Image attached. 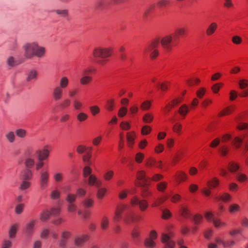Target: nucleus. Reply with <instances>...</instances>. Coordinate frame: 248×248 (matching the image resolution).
<instances>
[{
    "label": "nucleus",
    "instance_id": "1",
    "mask_svg": "<svg viewBox=\"0 0 248 248\" xmlns=\"http://www.w3.org/2000/svg\"><path fill=\"white\" fill-rule=\"evenodd\" d=\"M159 43H161V46L165 50L170 51L173 46L172 36L171 35H168L163 37L160 40L159 38L153 40L145 47L143 51L144 54L146 55L147 53H149L152 59L155 58L159 54L157 47Z\"/></svg>",
    "mask_w": 248,
    "mask_h": 248
},
{
    "label": "nucleus",
    "instance_id": "2",
    "mask_svg": "<svg viewBox=\"0 0 248 248\" xmlns=\"http://www.w3.org/2000/svg\"><path fill=\"white\" fill-rule=\"evenodd\" d=\"M123 214H124V220L126 223L137 221L139 217L131 211V207L126 204H120L116 209L113 220L115 222L119 221L122 218Z\"/></svg>",
    "mask_w": 248,
    "mask_h": 248
},
{
    "label": "nucleus",
    "instance_id": "3",
    "mask_svg": "<svg viewBox=\"0 0 248 248\" xmlns=\"http://www.w3.org/2000/svg\"><path fill=\"white\" fill-rule=\"evenodd\" d=\"M111 51L110 48L97 46L93 49V55L95 58H100L101 60L98 61V63L100 64H103L105 60L110 57Z\"/></svg>",
    "mask_w": 248,
    "mask_h": 248
},
{
    "label": "nucleus",
    "instance_id": "4",
    "mask_svg": "<svg viewBox=\"0 0 248 248\" xmlns=\"http://www.w3.org/2000/svg\"><path fill=\"white\" fill-rule=\"evenodd\" d=\"M38 43L35 41L25 43L22 46L23 56L27 59H32Z\"/></svg>",
    "mask_w": 248,
    "mask_h": 248
},
{
    "label": "nucleus",
    "instance_id": "5",
    "mask_svg": "<svg viewBox=\"0 0 248 248\" xmlns=\"http://www.w3.org/2000/svg\"><path fill=\"white\" fill-rule=\"evenodd\" d=\"M92 68L87 67L82 69L80 72V78L79 79V83L82 85L89 84L93 80Z\"/></svg>",
    "mask_w": 248,
    "mask_h": 248
},
{
    "label": "nucleus",
    "instance_id": "6",
    "mask_svg": "<svg viewBox=\"0 0 248 248\" xmlns=\"http://www.w3.org/2000/svg\"><path fill=\"white\" fill-rule=\"evenodd\" d=\"M204 217L206 219L212 223L213 226L217 229H220L225 227L227 226V224L222 221L219 218L215 217L214 215L211 212H206L204 213Z\"/></svg>",
    "mask_w": 248,
    "mask_h": 248
},
{
    "label": "nucleus",
    "instance_id": "7",
    "mask_svg": "<svg viewBox=\"0 0 248 248\" xmlns=\"http://www.w3.org/2000/svg\"><path fill=\"white\" fill-rule=\"evenodd\" d=\"M49 174L47 171L44 170L40 174L39 184L40 188L42 190L46 189L48 185Z\"/></svg>",
    "mask_w": 248,
    "mask_h": 248
},
{
    "label": "nucleus",
    "instance_id": "8",
    "mask_svg": "<svg viewBox=\"0 0 248 248\" xmlns=\"http://www.w3.org/2000/svg\"><path fill=\"white\" fill-rule=\"evenodd\" d=\"M173 234L170 232L169 234L162 233L161 234V241L164 244L163 248H174L175 242L172 240Z\"/></svg>",
    "mask_w": 248,
    "mask_h": 248
},
{
    "label": "nucleus",
    "instance_id": "9",
    "mask_svg": "<svg viewBox=\"0 0 248 248\" xmlns=\"http://www.w3.org/2000/svg\"><path fill=\"white\" fill-rule=\"evenodd\" d=\"M215 242L218 245H221L223 248H232L235 244L233 240H224L220 237H216Z\"/></svg>",
    "mask_w": 248,
    "mask_h": 248
},
{
    "label": "nucleus",
    "instance_id": "10",
    "mask_svg": "<svg viewBox=\"0 0 248 248\" xmlns=\"http://www.w3.org/2000/svg\"><path fill=\"white\" fill-rule=\"evenodd\" d=\"M35 157H37L38 160H46L49 155V150L46 147L43 149L36 150L33 153Z\"/></svg>",
    "mask_w": 248,
    "mask_h": 248
},
{
    "label": "nucleus",
    "instance_id": "11",
    "mask_svg": "<svg viewBox=\"0 0 248 248\" xmlns=\"http://www.w3.org/2000/svg\"><path fill=\"white\" fill-rule=\"evenodd\" d=\"M131 204L133 205H139L141 211L145 210L148 207V202L144 200H140L138 197H135L131 200Z\"/></svg>",
    "mask_w": 248,
    "mask_h": 248
},
{
    "label": "nucleus",
    "instance_id": "12",
    "mask_svg": "<svg viewBox=\"0 0 248 248\" xmlns=\"http://www.w3.org/2000/svg\"><path fill=\"white\" fill-rule=\"evenodd\" d=\"M71 236V233L69 231H64L61 233V239L59 243V247L61 248H65L67 244V241Z\"/></svg>",
    "mask_w": 248,
    "mask_h": 248
},
{
    "label": "nucleus",
    "instance_id": "13",
    "mask_svg": "<svg viewBox=\"0 0 248 248\" xmlns=\"http://www.w3.org/2000/svg\"><path fill=\"white\" fill-rule=\"evenodd\" d=\"M88 239L89 236L87 234L79 235L75 238V244L78 247L81 248L88 240Z\"/></svg>",
    "mask_w": 248,
    "mask_h": 248
},
{
    "label": "nucleus",
    "instance_id": "14",
    "mask_svg": "<svg viewBox=\"0 0 248 248\" xmlns=\"http://www.w3.org/2000/svg\"><path fill=\"white\" fill-rule=\"evenodd\" d=\"M64 90L58 86H55L52 90V96L55 101L61 100L63 94Z\"/></svg>",
    "mask_w": 248,
    "mask_h": 248
},
{
    "label": "nucleus",
    "instance_id": "15",
    "mask_svg": "<svg viewBox=\"0 0 248 248\" xmlns=\"http://www.w3.org/2000/svg\"><path fill=\"white\" fill-rule=\"evenodd\" d=\"M35 156L34 154H30L26 158L24 162V164L27 169H30L32 168L35 165V160L34 158Z\"/></svg>",
    "mask_w": 248,
    "mask_h": 248
},
{
    "label": "nucleus",
    "instance_id": "16",
    "mask_svg": "<svg viewBox=\"0 0 248 248\" xmlns=\"http://www.w3.org/2000/svg\"><path fill=\"white\" fill-rule=\"evenodd\" d=\"M37 221L35 219H32L28 222L25 227V232L28 235H31L34 231L35 225Z\"/></svg>",
    "mask_w": 248,
    "mask_h": 248
},
{
    "label": "nucleus",
    "instance_id": "17",
    "mask_svg": "<svg viewBox=\"0 0 248 248\" xmlns=\"http://www.w3.org/2000/svg\"><path fill=\"white\" fill-rule=\"evenodd\" d=\"M46 54V48L43 46H40L38 44L37 47L36 48L34 54V57L37 58H42L45 57Z\"/></svg>",
    "mask_w": 248,
    "mask_h": 248
},
{
    "label": "nucleus",
    "instance_id": "18",
    "mask_svg": "<svg viewBox=\"0 0 248 248\" xmlns=\"http://www.w3.org/2000/svg\"><path fill=\"white\" fill-rule=\"evenodd\" d=\"M33 176V172L30 169H25L21 172V178L22 180H26L30 181L31 180Z\"/></svg>",
    "mask_w": 248,
    "mask_h": 248
},
{
    "label": "nucleus",
    "instance_id": "19",
    "mask_svg": "<svg viewBox=\"0 0 248 248\" xmlns=\"http://www.w3.org/2000/svg\"><path fill=\"white\" fill-rule=\"evenodd\" d=\"M218 25L216 22L211 23L206 30V34L209 36L212 35L217 29Z\"/></svg>",
    "mask_w": 248,
    "mask_h": 248
},
{
    "label": "nucleus",
    "instance_id": "20",
    "mask_svg": "<svg viewBox=\"0 0 248 248\" xmlns=\"http://www.w3.org/2000/svg\"><path fill=\"white\" fill-rule=\"evenodd\" d=\"M94 204V200L89 197L83 199L81 202V204L85 208H89L93 206Z\"/></svg>",
    "mask_w": 248,
    "mask_h": 248
},
{
    "label": "nucleus",
    "instance_id": "21",
    "mask_svg": "<svg viewBox=\"0 0 248 248\" xmlns=\"http://www.w3.org/2000/svg\"><path fill=\"white\" fill-rule=\"evenodd\" d=\"M69 84V80L67 77L63 76L62 77L59 81V85H57L59 87L61 88L63 90H64L67 88Z\"/></svg>",
    "mask_w": 248,
    "mask_h": 248
},
{
    "label": "nucleus",
    "instance_id": "22",
    "mask_svg": "<svg viewBox=\"0 0 248 248\" xmlns=\"http://www.w3.org/2000/svg\"><path fill=\"white\" fill-rule=\"evenodd\" d=\"M88 184L90 186H95L96 187H99L101 185V182L97 180L96 177L94 175H90L88 177Z\"/></svg>",
    "mask_w": 248,
    "mask_h": 248
},
{
    "label": "nucleus",
    "instance_id": "23",
    "mask_svg": "<svg viewBox=\"0 0 248 248\" xmlns=\"http://www.w3.org/2000/svg\"><path fill=\"white\" fill-rule=\"evenodd\" d=\"M182 98H178L173 100L171 104H169L166 106L165 108H164V111L167 113L169 112L170 111L172 107L180 103L182 101Z\"/></svg>",
    "mask_w": 248,
    "mask_h": 248
},
{
    "label": "nucleus",
    "instance_id": "24",
    "mask_svg": "<svg viewBox=\"0 0 248 248\" xmlns=\"http://www.w3.org/2000/svg\"><path fill=\"white\" fill-rule=\"evenodd\" d=\"M53 178L56 183H61L64 179V174L61 171H55L53 174Z\"/></svg>",
    "mask_w": 248,
    "mask_h": 248
},
{
    "label": "nucleus",
    "instance_id": "25",
    "mask_svg": "<svg viewBox=\"0 0 248 248\" xmlns=\"http://www.w3.org/2000/svg\"><path fill=\"white\" fill-rule=\"evenodd\" d=\"M37 72L36 70H31L28 74L27 81L28 82H31L36 80L37 78Z\"/></svg>",
    "mask_w": 248,
    "mask_h": 248
},
{
    "label": "nucleus",
    "instance_id": "26",
    "mask_svg": "<svg viewBox=\"0 0 248 248\" xmlns=\"http://www.w3.org/2000/svg\"><path fill=\"white\" fill-rule=\"evenodd\" d=\"M18 227L19 225L17 223L14 224L10 227L9 231L10 238H13L15 237Z\"/></svg>",
    "mask_w": 248,
    "mask_h": 248
},
{
    "label": "nucleus",
    "instance_id": "27",
    "mask_svg": "<svg viewBox=\"0 0 248 248\" xmlns=\"http://www.w3.org/2000/svg\"><path fill=\"white\" fill-rule=\"evenodd\" d=\"M6 63L10 67H14L18 64L16 58L12 56H9L6 58Z\"/></svg>",
    "mask_w": 248,
    "mask_h": 248
},
{
    "label": "nucleus",
    "instance_id": "28",
    "mask_svg": "<svg viewBox=\"0 0 248 248\" xmlns=\"http://www.w3.org/2000/svg\"><path fill=\"white\" fill-rule=\"evenodd\" d=\"M232 197L231 195L228 193H223L218 197H215V199L217 201H222L224 202H229L231 200Z\"/></svg>",
    "mask_w": 248,
    "mask_h": 248
},
{
    "label": "nucleus",
    "instance_id": "29",
    "mask_svg": "<svg viewBox=\"0 0 248 248\" xmlns=\"http://www.w3.org/2000/svg\"><path fill=\"white\" fill-rule=\"evenodd\" d=\"M88 117V115L82 111L79 112L76 115V119L77 121L80 123L86 121Z\"/></svg>",
    "mask_w": 248,
    "mask_h": 248
},
{
    "label": "nucleus",
    "instance_id": "30",
    "mask_svg": "<svg viewBox=\"0 0 248 248\" xmlns=\"http://www.w3.org/2000/svg\"><path fill=\"white\" fill-rule=\"evenodd\" d=\"M98 187L96 192V197L98 199L101 200L104 198L107 193V189L105 187H100V186Z\"/></svg>",
    "mask_w": 248,
    "mask_h": 248
},
{
    "label": "nucleus",
    "instance_id": "31",
    "mask_svg": "<svg viewBox=\"0 0 248 248\" xmlns=\"http://www.w3.org/2000/svg\"><path fill=\"white\" fill-rule=\"evenodd\" d=\"M137 179L142 181L144 184H146L148 178L146 177L145 172L143 170L139 171L137 173Z\"/></svg>",
    "mask_w": 248,
    "mask_h": 248
},
{
    "label": "nucleus",
    "instance_id": "32",
    "mask_svg": "<svg viewBox=\"0 0 248 248\" xmlns=\"http://www.w3.org/2000/svg\"><path fill=\"white\" fill-rule=\"evenodd\" d=\"M167 196L162 198L155 199L152 203V207H158L160 206L164 201L167 199Z\"/></svg>",
    "mask_w": 248,
    "mask_h": 248
},
{
    "label": "nucleus",
    "instance_id": "33",
    "mask_svg": "<svg viewBox=\"0 0 248 248\" xmlns=\"http://www.w3.org/2000/svg\"><path fill=\"white\" fill-rule=\"evenodd\" d=\"M73 108L75 110L79 111L83 108L82 102L79 100L75 99L73 102Z\"/></svg>",
    "mask_w": 248,
    "mask_h": 248
},
{
    "label": "nucleus",
    "instance_id": "34",
    "mask_svg": "<svg viewBox=\"0 0 248 248\" xmlns=\"http://www.w3.org/2000/svg\"><path fill=\"white\" fill-rule=\"evenodd\" d=\"M219 184V180L217 178H213L207 182V185L210 188H215Z\"/></svg>",
    "mask_w": 248,
    "mask_h": 248
},
{
    "label": "nucleus",
    "instance_id": "35",
    "mask_svg": "<svg viewBox=\"0 0 248 248\" xmlns=\"http://www.w3.org/2000/svg\"><path fill=\"white\" fill-rule=\"evenodd\" d=\"M144 246L147 248H154L156 246V243L151 238H147L144 242Z\"/></svg>",
    "mask_w": 248,
    "mask_h": 248
},
{
    "label": "nucleus",
    "instance_id": "36",
    "mask_svg": "<svg viewBox=\"0 0 248 248\" xmlns=\"http://www.w3.org/2000/svg\"><path fill=\"white\" fill-rule=\"evenodd\" d=\"M151 107V102L149 100H145L142 102L140 105V108L143 111L149 109Z\"/></svg>",
    "mask_w": 248,
    "mask_h": 248
},
{
    "label": "nucleus",
    "instance_id": "37",
    "mask_svg": "<svg viewBox=\"0 0 248 248\" xmlns=\"http://www.w3.org/2000/svg\"><path fill=\"white\" fill-rule=\"evenodd\" d=\"M236 122L237 123V127L240 130H242L248 127V124L246 123H242L241 121V116H239L235 119Z\"/></svg>",
    "mask_w": 248,
    "mask_h": 248
},
{
    "label": "nucleus",
    "instance_id": "38",
    "mask_svg": "<svg viewBox=\"0 0 248 248\" xmlns=\"http://www.w3.org/2000/svg\"><path fill=\"white\" fill-rule=\"evenodd\" d=\"M31 186V183L29 181L22 180L21 183L19 186V189L21 190H25L29 188Z\"/></svg>",
    "mask_w": 248,
    "mask_h": 248
},
{
    "label": "nucleus",
    "instance_id": "39",
    "mask_svg": "<svg viewBox=\"0 0 248 248\" xmlns=\"http://www.w3.org/2000/svg\"><path fill=\"white\" fill-rule=\"evenodd\" d=\"M114 175V171L111 170H109L104 173L103 178L105 180L109 181L113 177Z\"/></svg>",
    "mask_w": 248,
    "mask_h": 248
},
{
    "label": "nucleus",
    "instance_id": "40",
    "mask_svg": "<svg viewBox=\"0 0 248 248\" xmlns=\"http://www.w3.org/2000/svg\"><path fill=\"white\" fill-rule=\"evenodd\" d=\"M51 216L50 212L47 210L43 211L40 215V220L42 221H46Z\"/></svg>",
    "mask_w": 248,
    "mask_h": 248
},
{
    "label": "nucleus",
    "instance_id": "41",
    "mask_svg": "<svg viewBox=\"0 0 248 248\" xmlns=\"http://www.w3.org/2000/svg\"><path fill=\"white\" fill-rule=\"evenodd\" d=\"M241 207L240 206L236 203L232 204L229 206V211L232 213L233 214L236 212H238L240 210Z\"/></svg>",
    "mask_w": 248,
    "mask_h": 248
},
{
    "label": "nucleus",
    "instance_id": "42",
    "mask_svg": "<svg viewBox=\"0 0 248 248\" xmlns=\"http://www.w3.org/2000/svg\"><path fill=\"white\" fill-rule=\"evenodd\" d=\"M177 178L180 182L186 180L187 178V175L182 171H179L176 175Z\"/></svg>",
    "mask_w": 248,
    "mask_h": 248
},
{
    "label": "nucleus",
    "instance_id": "43",
    "mask_svg": "<svg viewBox=\"0 0 248 248\" xmlns=\"http://www.w3.org/2000/svg\"><path fill=\"white\" fill-rule=\"evenodd\" d=\"M135 137V134L134 132H129L127 133V140L129 146H132L134 143Z\"/></svg>",
    "mask_w": 248,
    "mask_h": 248
},
{
    "label": "nucleus",
    "instance_id": "44",
    "mask_svg": "<svg viewBox=\"0 0 248 248\" xmlns=\"http://www.w3.org/2000/svg\"><path fill=\"white\" fill-rule=\"evenodd\" d=\"M109 224V219L107 217H103L101 221V227L103 230H106L108 228Z\"/></svg>",
    "mask_w": 248,
    "mask_h": 248
},
{
    "label": "nucleus",
    "instance_id": "45",
    "mask_svg": "<svg viewBox=\"0 0 248 248\" xmlns=\"http://www.w3.org/2000/svg\"><path fill=\"white\" fill-rule=\"evenodd\" d=\"M170 3V0H159L157 3V5L159 8H166Z\"/></svg>",
    "mask_w": 248,
    "mask_h": 248
},
{
    "label": "nucleus",
    "instance_id": "46",
    "mask_svg": "<svg viewBox=\"0 0 248 248\" xmlns=\"http://www.w3.org/2000/svg\"><path fill=\"white\" fill-rule=\"evenodd\" d=\"M5 137L10 143L14 142L16 140L15 133L12 131H10L6 133Z\"/></svg>",
    "mask_w": 248,
    "mask_h": 248
},
{
    "label": "nucleus",
    "instance_id": "47",
    "mask_svg": "<svg viewBox=\"0 0 248 248\" xmlns=\"http://www.w3.org/2000/svg\"><path fill=\"white\" fill-rule=\"evenodd\" d=\"M89 109L92 115L93 116L98 114L100 111V108L96 105H93L90 107Z\"/></svg>",
    "mask_w": 248,
    "mask_h": 248
},
{
    "label": "nucleus",
    "instance_id": "48",
    "mask_svg": "<svg viewBox=\"0 0 248 248\" xmlns=\"http://www.w3.org/2000/svg\"><path fill=\"white\" fill-rule=\"evenodd\" d=\"M188 112V107L186 105H183L179 109V113L180 114L184 117H185Z\"/></svg>",
    "mask_w": 248,
    "mask_h": 248
},
{
    "label": "nucleus",
    "instance_id": "49",
    "mask_svg": "<svg viewBox=\"0 0 248 248\" xmlns=\"http://www.w3.org/2000/svg\"><path fill=\"white\" fill-rule=\"evenodd\" d=\"M242 142V139L238 137H236L234 138V139L232 141V143L235 147L236 148H239L240 147Z\"/></svg>",
    "mask_w": 248,
    "mask_h": 248
},
{
    "label": "nucleus",
    "instance_id": "50",
    "mask_svg": "<svg viewBox=\"0 0 248 248\" xmlns=\"http://www.w3.org/2000/svg\"><path fill=\"white\" fill-rule=\"evenodd\" d=\"M15 133L16 135L20 138H24L26 136L27 132L25 129H18L16 130Z\"/></svg>",
    "mask_w": 248,
    "mask_h": 248
},
{
    "label": "nucleus",
    "instance_id": "51",
    "mask_svg": "<svg viewBox=\"0 0 248 248\" xmlns=\"http://www.w3.org/2000/svg\"><path fill=\"white\" fill-rule=\"evenodd\" d=\"M61 193L57 189L53 190L50 194V198L53 200H57L60 197Z\"/></svg>",
    "mask_w": 248,
    "mask_h": 248
},
{
    "label": "nucleus",
    "instance_id": "52",
    "mask_svg": "<svg viewBox=\"0 0 248 248\" xmlns=\"http://www.w3.org/2000/svg\"><path fill=\"white\" fill-rule=\"evenodd\" d=\"M77 197L76 194L69 193L66 196V200L69 203H74Z\"/></svg>",
    "mask_w": 248,
    "mask_h": 248
},
{
    "label": "nucleus",
    "instance_id": "53",
    "mask_svg": "<svg viewBox=\"0 0 248 248\" xmlns=\"http://www.w3.org/2000/svg\"><path fill=\"white\" fill-rule=\"evenodd\" d=\"M180 212L181 215L185 218L188 217L189 216V211L187 209V208L185 206H182L181 207Z\"/></svg>",
    "mask_w": 248,
    "mask_h": 248
},
{
    "label": "nucleus",
    "instance_id": "54",
    "mask_svg": "<svg viewBox=\"0 0 248 248\" xmlns=\"http://www.w3.org/2000/svg\"><path fill=\"white\" fill-rule=\"evenodd\" d=\"M182 125L178 123H175L173 126V131L178 135H180L181 132Z\"/></svg>",
    "mask_w": 248,
    "mask_h": 248
},
{
    "label": "nucleus",
    "instance_id": "55",
    "mask_svg": "<svg viewBox=\"0 0 248 248\" xmlns=\"http://www.w3.org/2000/svg\"><path fill=\"white\" fill-rule=\"evenodd\" d=\"M232 41L235 45H240L242 42V38L238 35H234L232 38Z\"/></svg>",
    "mask_w": 248,
    "mask_h": 248
},
{
    "label": "nucleus",
    "instance_id": "56",
    "mask_svg": "<svg viewBox=\"0 0 248 248\" xmlns=\"http://www.w3.org/2000/svg\"><path fill=\"white\" fill-rule=\"evenodd\" d=\"M93 148L92 147H86L83 145H79L77 149V151L79 154H82L84 152H85L87 149H89L90 151L92 150Z\"/></svg>",
    "mask_w": 248,
    "mask_h": 248
},
{
    "label": "nucleus",
    "instance_id": "57",
    "mask_svg": "<svg viewBox=\"0 0 248 248\" xmlns=\"http://www.w3.org/2000/svg\"><path fill=\"white\" fill-rule=\"evenodd\" d=\"M176 35L178 36H183L186 35V30L185 28H178L175 31Z\"/></svg>",
    "mask_w": 248,
    "mask_h": 248
},
{
    "label": "nucleus",
    "instance_id": "58",
    "mask_svg": "<svg viewBox=\"0 0 248 248\" xmlns=\"http://www.w3.org/2000/svg\"><path fill=\"white\" fill-rule=\"evenodd\" d=\"M153 119V116L150 113H146L143 117V121L146 123H150Z\"/></svg>",
    "mask_w": 248,
    "mask_h": 248
},
{
    "label": "nucleus",
    "instance_id": "59",
    "mask_svg": "<svg viewBox=\"0 0 248 248\" xmlns=\"http://www.w3.org/2000/svg\"><path fill=\"white\" fill-rule=\"evenodd\" d=\"M213 233V230L212 229H207L203 232L204 237L207 239H209L211 237Z\"/></svg>",
    "mask_w": 248,
    "mask_h": 248
},
{
    "label": "nucleus",
    "instance_id": "60",
    "mask_svg": "<svg viewBox=\"0 0 248 248\" xmlns=\"http://www.w3.org/2000/svg\"><path fill=\"white\" fill-rule=\"evenodd\" d=\"M228 167L230 171L233 172L236 171L239 169L238 165L234 162H231L229 163Z\"/></svg>",
    "mask_w": 248,
    "mask_h": 248
},
{
    "label": "nucleus",
    "instance_id": "61",
    "mask_svg": "<svg viewBox=\"0 0 248 248\" xmlns=\"http://www.w3.org/2000/svg\"><path fill=\"white\" fill-rule=\"evenodd\" d=\"M24 204L23 203L18 204L15 207V212L17 214H20L22 213L24 208Z\"/></svg>",
    "mask_w": 248,
    "mask_h": 248
},
{
    "label": "nucleus",
    "instance_id": "62",
    "mask_svg": "<svg viewBox=\"0 0 248 248\" xmlns=\"http://www.w3.org/2000/svg\"><path fill=\"white\" fill-rule=\"evenodd\" d=\"M140 234V231L139 228L135 227L132 231V236L134 239H137L139 238Z\"/></svg>",
    "mask_w": 248,
    "mask_h": 248
},
{
    "label": "nucleus",
    "instance_id": "63",
    "mask_svg": "<svg viewBox=\"0 0 248 248\" xmlns=\"http://www.w3.org/2000/svg\"><path fill=\"white\" fill-rule=\"evenodd\" d=\"M202 216L201 215L197 214L194 216L193 220L195 224L198 225L202 222Z\"/></svg>",
    "mask_w": 248,
    "mask_h": 248
},
{
    "label": "nucleus",
    "instance_id": "64",
    "mask_svg": "<svg viewBox=\"0 0 248 248\" xmlns=\"http://www.w3.org/2000/svg\"><path fill=\"white\" fill-rule=\"evenodd\" d=\"M87 193V191L86 189L79 187L78 188L77 190V196H78L79 197H84Z\"/></svg>",
    "mask_w": 248,
    "mask_h": 248
}]
</instances>
